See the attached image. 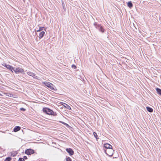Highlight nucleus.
Here are the masks:
<instances>
[{
  "mask_svg": "<svg viewBox=\"0 0 161 161\" xmlns=\"http://www.w3.org/2000/svg\"><path fill=\"white\" fill-rule=\"evenodd\" d=\"M42 111L44 113L49 115H52L53 116H56L57 114L54 112L53 110L48 108H43Z\"/></svg>",
  "mask_w": 161,
  "mask_h": 161,
  "instance_id": "nucleus-1",
  "label": "nucleus"
},
{
  "mask_svg": "<svg viewBox=\"0 0 161 161\" xmlns=\"http://www.w3.org/2000/svg\"><path fill=\"white\" fill-rule=\"evenodd\" d=\"M103 151L104 153L110 157H111L113 155L114 151V150L112 148L108 149H103Z\"/></svg>",
  "mask_w": 161,
  "mask_h": 161,
  "instance_id": "nucleus-2",
  "label": "nucleus"
},
{
  "mask_svg": "<svg viewBox=\"0 0 161 161\" xmlns=\"http://www.w3.org/2000/svg\"><path fill=\"white\" fill-rule=\"evenodd\" d=\"M94 25L95 28L98 30L99 31L102 33H104L105 32V30L104 29L103 26L101 25L98 24L97 23L95 22L94 24Z\"/></svg>",
  "mask_w": 161,
  "mask_h": 161,
  "instance_id": "nucleus-3",
  "label": "nucleus"
},
{
  "mask_svg": "<svg viewBox=\"0 0 161 161\" xmlns=\"http://www.w3.org/2000/svg\"><path fill=\"white\" fill-rule=\"evenodd\" d=\"M44 84L45 86L48 87L51 90L54 91L56 90V88L54 86L52 83L49 82H44Z\"/></svg>",
  "mask_w": 161,
  "mask_h": 161,
  "instance_id": "nucleus-4",
  "label": "nucleus"
},
{
  "mask_svg": "<svg viewBox=\"0 0 161 161\" xmlns=\"http://www.w3.org/2000/svg\"><path fill=\"white\" fill-rule=\"evenodd\" d=\"M25 153L28 155H31L35 153V151L31 148L27 149L25 151Z\"/></svg>",
  "mask_w": 161,
  "mask_h": 161,
  "instance_id": "nucleus-5",
  "label": "nucleus"
},
{
  "mask_svg": "<svg viewBox=\"0 0 161 161\" xmlns=\"http://www.w3.org/2000/svg\"><path fill=\"white\" fill-rule=\"evenodd\" d=\"M14 71L16 74H19V73H23L24 70V69L20 67H18L16 68L15 69L14 68V69L13 70V71Z\"/></svg>",
  "mask_w": 161,
  "mask_h": 161,
  "instance_id": "nucleus-6",
  "label": "nucleus"
},
{
  "mask_svg": "<svg viewBox=\"0 0 161 161\" xmlns=\"http://www.w3.org/2000/svg\"><path fill=\"white\" fill-rule=\"evenodd\" d=\"M2 65L11 70L13 72V70L14 69V68L12 66L7 64L5 63H4Z\"/></svg>",
  "mask_w": 161,
  "mask_h": 161,
  "instance_id": "nucleus-7",
  "label": "nucleus"
},
{
  "mask_svg": "<svg viewBox=\"0 0 161 161\" xmlns=\"http://www.w3.org/2000/svg\"><path fill=\"white\" fill-rule=\"evenodd\" d=\"M112 148V146L108 143H105L103 145V149H108Z\"/></svg>",
  "mask_w": 161,
  "mask_h": 161,
  "instance_id": "nucleus-8",
  "label": "nucleus"
},
{
  "mask_svg": "<svg viewBox=\"0 0 161 161\" xmlns=\"http://www.w3.org/2000/svg\"><path fill=\"white\" fill-rule=\"evenodd\" d=\"M66 151L69 153V155L70 156L73 155L74 154V152L73 150L71 148H66Z\"/></svg>",
  "mask_w": 161,
  "mask_h": 161,
  "instance_id": "nucleus-9",
  "label": "nucleus"
},
{
  "mask_svg": "<svg viewBox=\"0 0 161 161\" xmlns=\"http://www.w3.org/2000/svg\"><path fill=\"white\" fill-rule=\"evenodd\" d=\"M27 74L28 75L32 76L34 78L37 79V76L36 75V74L31 72L28 71L27 72Z\"/></svg>",
  "mask_w": 161,
  "mask_h": 161,
  "instance_id": "nucleus-10",
  "label": "nucleus"
},
{
  "mask_svg": "<svg viewBox=\"0 0 161 161\" xmlns=\"http://www.w3.org/2000/svg\"><path fill=\"white\" fill-rule=\"evenodd\" d=\"M21 128L19 126H16L13 129V131L14 132H16L20 130Z\"/></svg>",
  "mask_w": 161,
  "mask_h": 161,
  "instance_id": "nucleus-11",
  "label": "nucleus"
},
{
  "mask_svg": "<svg viewBox=\"0 0 161 161\" xmlns=\"http://www.w3.org/2000/svg\"><path fill=\"white\" fill-rule=\"evenodd\" d=\"M45 34V32L44 31H42L39 34V38L40 39L42 38L44 36Z\"/></svg>",
  "mask_w": 161,
  "mask_h": 161,
  "instance_id": "nucleus-12",
  "label": "nucleus"
},
{
  "mask_svg": "<svg viewBox=\"0 0 161 161\" xmlns=\"http://www.w3.org/2000/svg\"><path fill=\"white\" fill-rule=\"evenodd\" d=\"M147 110L150 112H152L153 111V109L149 107H147L146 108Z\"/></svg>",
  "mask_w": 161,
  "mask_h": 161,
  "instance_id": "nucleus-13",
  "label": "nucleus"
},
{
  "mask_svg": "<svg viewBox=\"0 0 161 161\" xmlns=\"http://www.w3.org/2000/svg\"><path fill=\"white\" fill-rule=\"evenodd\" d=\"M63 105L64 107L66 108L67 109L69 110L71 109L70 107L69 106L68 104L65 103H64V104Z\"/></svg>",
  "mask_w": 161,
  "mask_h": 161,
  "instance_id": "nucleus-14",
  "label": "nucleus"
},
{
  "mask_svg": "<svg viewBox=\"0 0 161 161\" xmlns=\"http://www.w3.org/2000/svg\"><path fill=\"white\" fill-rule=\"evenodd\" d=\"M127 6L130 8H131L133 6V4L131 1H129L127 3Z\"/></svg>",
  "mask_w": 161,
  "mask_h": 161,
  "instance_id": "nucleus-15",
  "label": "nucleus"
},
{
  "mask_svg": "<svg viewBox=\"0 0 161 161\" xmlns=\"http://www.w3.org/2000/svg\"><path fill=\"white\" fill-rule=\"evenodd\" d=\"M156 90L157 93L158 94L161 95V89L159 88H156Z\"/></svg>",
  "mask_w": 161,
  "mask_h": 161,
  "instance_id": "nucleus-16",
  "label": "nucleus"
},
{
  "mask_svg": "<svg viewBox=\"0 0 161 161\" xmlns=\"http://www.w3.org/2000/svg\"><path fill=\"white\" fill-rule=\"evenodd\" d=\"M60 122L64 124L67 127H70V126L67 123H65L63 121H60Z\"/></svg>",
  "mask_w": 161,
  "mask_h": 161,
  "instance_id": "nucleus-17",
  "label": "nucleus"
},
{
  "mask_svg": "<svg viewBox=\"0 0 161 161\" xmlns=\"http://www.w3.org/2000/svg\"><path fill=\"white\" fill-rule=\"evenodd\" d=\"M12 158L10 157H7L4 160V161H11Z\"/></svg>",
  "mask_w": 161,
  "mask_h": 161,
  "instance_id": "nucleus-18",
  "label": "nucleus"
},
{
  "mask_svg": "<svg viewBox=\"0 0 161 161\" xmlns=\"http://www.w3.org/2000/svg\"><path fill=\"white\" fill-rule=\"evenodd\" d=\"M93 135H94V136H95V137L96 138V139H98V136L96 133L95 132H94Z\"/></svg>",
  "mask_w": 161,
  "mask_h": 161,
  "instance_id": "nucleus-19",
  "label": "nucleus"
},
{
  "mask_svg": "<svg viewBox=\"0 0 161 161\" xmlns=\"http://www.w3.org/2000/svg\"><path fill=\"white\" fill-rule=\"evenodd\" d=\"M66 161H72V159L69 157H66Z\"/></svg>",
  "mask_w": 161,
  "mask_h": 161,
  "instance_id": "nucleus-20",
  "label": "nucleus"
},
{
  "mask_svg": "<svg viewBox=\"0 0 161 161\" xmlns=\"http://www.w3.org/2000/svg\"><path fill=\"white\" fill-rule=\"evenodd\" d=\"M19 161H25V160L24 159V158H19Z\"/></svg>",
  "mask_w": 161,
  "mask_h": 161,
  "instance_id": "nucleus-21",
  "label": "nucleus"
},
{
  "mask_svg": "<svg viewBox=\"0 0 161 161\" xmlns=\"http://www.w3.org/2000/svg\"><path fill=\"white\" fill-rule=\"evenodd\" d=\"M71 67L74 69H76L77 68L76 66L74 64H72L71 66Z\"/></svg>",
  "mask_w": 161,
  "mask_h": 161,
  "instance_id": "nucleus-22",
  "label": "nucleus"
},
{
  "mask_svg": "<svg viewBox=\"0 0 161 161\" xmlns=\"http://www.w3.org/2000/svg\"><path fill=\"white\" fill-rule=\"evenodd\" d=\"M20 110L22 111H25L26 109L25 108H20Z\"/></svg>",
  "mask_w": 161,
  "mask_h": 161,
  "instance_id": "nucleus-23",
  "label": "nucleus"
},
{
  "mask_svg": "<svg viewBox=\"0 0 161 161\" xmlns=\"http://www.w3.org/2000/svg\"><path fill=\"white\" fill-rule=\"evenodd\" d=\"M44 28V27H39V29L40 30V31H42L43 30V29Z\"/></svg>",
  "mask_w": 161,
  "mask_h": 161,
  "instance_id": "nucleus-24",
  "label": "nucleus"
},
{
  "mask_svg": "<svg viewBox=\"0 0 161 161\" xmlns=\"http://www.w3.org/2000/svg\"><path fill=\"white\" fill-rule=\"evenodd\" d=\"M23 158H24V159H27V157L26 156H25L23 157Z\"/></svg>",
  "mask_w": 161,
  "mask_h": 161,
  "instance_id": "nucleus-25",
  "label": "nucleus"
},
{
  "mask_svg": "<svg viewBox=\"0 0 161 161\" xmlns=\"http://www.w3.org/2000/svg\"><path fill=\"white\" fill-rule=\"evenodd\" d=\"M40 31V30H39V29L38 30H37V32H39V31Z\"/></svg>",
  "mask_w": 161,
  "mask_h": 161,
  "instance_id": "nucleus-26",
  "label": "nucleus"
},
{
  "mask_svg": "<svg viewBox=\"0 0 161 161\" xmlns=\"http://www.w3.org/2000/svg\"><path fill=\"white\" fill-rule=\"evenodd\" d=\"M0 95H1V94L0 93Z\"/></svg>",
  "mask_w": 161,
  "mask_h": 161,
  "instance_id": "nucleus-27",
  "label": "nucleus"
}]
</instances>
